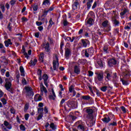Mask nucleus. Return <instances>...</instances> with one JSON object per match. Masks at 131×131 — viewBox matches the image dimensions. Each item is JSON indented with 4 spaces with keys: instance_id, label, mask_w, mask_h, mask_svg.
<instances>
[{
    "instance_id": "obj_50",
    "label": "nucleus",
    "mask_w": 131,
    "mask_h": 131,
    "mask_svg": "<svg viewBox=\"0 0 131 131\" xmlns=\"http://www.w3.org/2000/svg\"><path fill=\"white\" fill-rule=\"evenodd\" d=\"M1 102H2L3 105H6V104H7V100H6L5 98L2 99Z\"/></svg>"
},
{
    "instance_id": "obj_11",
    "label": "nucleus",
    "mask_w": 131,
    "mask_h": 131,
    "mask_svg": "<svg viewBox=\"0 0 131 131\" xmlns=\"http://www.w3.org/2000/svg\"><path fill=\"white\" fill-rule=\"evenodd\" d=\"M70 54H71V49L66 47L65 48V56L66 58H68L70 56Z\"/></svg>"
},
{
    "instance_id": "obj_51",
    "label": "nucleus",
    "mask_w": 131,
    "mask_h": 131,
    "mask_svg": "<svg viewBox=\"0 0 131 131\" xmlns=\"http://www.w3.org/2000/svg\"><path fill=\"white\" fill-rule=\"evenodd\" d=\"M28 21V19L25 17H23L21 18V21L22 22H27Z\"/></svg>"
},
{
    "instance_id": "obj_6",
    "label": "nucleus",
    "mask_w": 131,
    "mask_h": 131,
    "mask_svg": "<svg viewBox=\"0 0 131 131\" xmlns=\"http://www.w3.org/2000/svg\"><path fill=\"white\" fill-rule=\"evenodd\" d=\"M86 112L87 113V118H89V119H93V113H94V111H93L92 109L91 108H88L86 110Z\"/></svg>"
},
{
    "instance_id": "obj_20",
    "label": "nucleus",
    "mask_w": 131,
    "mask_h": 131,
    "mask_svg": "<svg viewBox=\"0 0 131 131\" xmlns=\"http://www.w3.org/2000/svg\"><path fill=\"white\" fill-rule=\"evenodd\" d=\"M129 13V10L127 9L124 8L123 11L120 13L121 16H124L125 14H128Z\"/></svg>"
},
{
    "instance_id": "obj_45",
    "label": "nucleus",
    "mask_w": 131,
    "mask_h": 131,
    "mask_svg": "<svg viewBox=\"0 0 131 131\" xmlns=\"http://www.w3.org/2000/svg\"><path fill=\"white\" fill-rule=\"evenodd\" d=\"M38 112L39 114H42V112H43V108L39 107L38 108Z\"/></svg>"
},
{
    "instance_id": "obj_52",
    "label": "nucleus",
    "mask_w": 131,
    "mask_h": 131,
    "mask_svg": "<svg viewBox=\"0 0 131 131\" xmlns=\"http://www.w3.org/2000/svg\"><path fill=\"white\" fill-rule=\"evenodd\" d=\"M111 31V27H108L107 29H104V31L105 32H109V31Z\"/></svg>"
},
{
    "instance_id": "obj_19",
    "label": "nucleus",
    "mask_w": 131,
    "mask_h": 131,
    "mask_svg": "<svg viewBox=\"0 0 131 131\" xmlns=\"http://www.w3.org/2000/svg\"><path fill=\"white\" fill-rule=\"evenodd\" d=\"M43 48L45 49V50L46 52H50V43H46L45 44H43Z\"/></svg>"
},
{
    "instance_id": "obj_21",
    "label": "nucleus",
    "mask_w": 131,
    "mask_h": 131,
    "mask_svg": "<svg viewBox=\"0 0 131 131\" xmlns=\"http://www.w3.org/2000/svg\"><path fill=\"white\" fill-rule=\"evenodd\" d=\"M52 95H49V98L50 100H55V98H56V94L54 91V89H52Z\"/></svg>"
},
{
    "instance_id": "obj_15",
    "label": "nucleus",
    "mask_w": 131,
    "mask_h": 131,
    "mask_svg": "<svg viewBox=\"0 0 131 131\" xmlns=\"http://www.w3.org/2000/svg\"><path fill=\"white\" fill-rule=\"evenodd\" d=\"M74 72L76 74H80V68H79V67L77 66H75L74 67Z\"/></svg>"
},
{
    "instance_id": "obj_42",
    "label": "nucleus",
    "mask_w": 131,
    "mask_h": 131,
    "mask_svg": "<svg viewBox=\"0 0 131 131\" xmlns=\"http://www.w3.org/2000/svg\"><path fill=\"white\" fill-rule=\"evenodd\" d=\"M69 91L70 93H72V92H73V91H75L74 86H73V85H71V86L69 89Z\"/></svg>"
},
{
    "instance_id": "obj_16",
    "label": "nucleus",
    "mask_w": 131,
    "mask_h": 131,
    "mask_svg": "<svg viewBox=\"0 0 131 131\" xmlns=\"http://www.w3.org/2000/svg\"><path fill=\"white\" fill-rule=\"evenodd\" d=\"M4 125L6 126V128H8V129H12V124H10L9 122L5 121Z\"/></svg>"
},
{
    "instance_id": "obj_24",
    "label": "nucleus",
    "mask_w": 131,
    "mask_h": 131,
    "mask_svg": "<svg viewBox=\"0 0 131 131\" xmlns=\"http://www.w3.org/2000/svg\"><path fill=\"white\" fill-rule=\"evenodd\" d=\"M81 98L82 100H85V101H89V100H91L92 99V97L89 95H84L82 96Z\"/></svg>"
},
{
    "instance_id": "obj_41",
    "label": "nucleus",
    "mask_w": 131,
    "mask_h": 131,
    "mask_svg": "<svg viewBox=\"0 0 131 131\" xmlns=\"http://www.w3.org/2000/svg\"><path fill=\"white\" fill-rule=\"evenodd\" d=\"M48 75L44 74L42 77V79H43L44 81H47L48 80Z\"/></svg>"
},
{
    "instance_id": "obj_37",
    "label": "nucleus",
    "mask_w": 131,
    "mask_h": 131,
    "mask_svg": "<svg viewBox=\"0 0 131 131\" xmlns=\"http://www.w3.org/2000/svg\"><path fill=\"white\" fill-rule=\"evenodd\" d=\"M78 129H81V130H84V126H83V125L79 124L78 126Z\"/></svg>"
},
{
    "instance_id": "obj_58",
    "label": "nucleus",
    "mask_w": 131,
    "mask_h": 131,
    "mask_svg": "<svg viewBox=\"0 0 131 131\" xmlns=\"http://www.w3.org/2000/svg\"><path fill=\"white\" fill-rule=\"evenodd\" d=\"M63 25L64 26H67L68 25V21H67V20L64 19L63 20Z\"/></svg>"
},
{
    "instance_id": "obj_34",
    "label": "nucleus",
    "mask_w": 131,
    "mask_h": 131,
    "mask_svg": "<svg viewBox=\"0 0 131 131\" xmlns=\"http://www.w3.org/2000/svg\"><path fill=\"white\" fill-rule=\"evenodd\" d=\"M50 128H52L53 130H55V129H56V126L55 125V124H54V123H51L50 125Z\"/></svg>"
},
{
    "instance_id": "obj_59",
    "label": "nucleus",
    "mask_w": 131,
    "mask_h": 131,
    "mask_svg": "<svg viewBox=\"0 0 131 131\" xmlns=\"http://www.w3.org/2000/svg\"><path fill=\"white\" fill-rule=\"evenodd\" d=\"M28 118H29V114H26L25 115V119H26V120H28Z\"/></svg>"
},
{
    "instance_id": "obj_36",
    "label": "nucleus",
    "mask_w": 131,
    "mask_h": 131,
    "mask_svg": "<svg viewBox=\"0 0 131 131\" xmlns=\"http://www.w3.org/2000/svg\"><path fill=\"white\" fill-rule=\"evenodd\" d=\"M33 10L35 12H36V11H37V10H38V5H34V6H33Z\"/></svg>"
},
{
    "instance_id": "obj_14",
    "label": "nucleus",
    "mask_w": 131,
    "mask_h": 131,
    "mask_svg": "<svg viewBox=\"0 0 131 131\" xmlns=\"http://www.w3.org/2000/svg\"><path fill=\"white\" fill-rule=\"evenodd\" d=\"M34 100L35 102H39L42 100V98L39 94H36L34 96Z\"/></svg>"
},
{
    "instance_id": "obj_23",
    "label": "nucleus",
    "mask_w": 131,
    "mask_h": 131,
    "mask_svg": "<svg viewBox=\"0 0 131 131\" xmlns=\"http://www.w3.org/2000/svg\"><path fill=\"white\" fill-rule=\"evenodd\" d=\"M42 5L43 6H46V7H49V6L51 5V2L49 0H44Z\"/></svg>"
},
{
    "instance_id": "obj_54",
    "label": "nucleus",
    "mask_w": 131,
    "mask_h": 131,
    "mask_svg": "<svg viewBox=\"0 0 131 131\" xmlns=\"http://www.w3.org/2000/svg\"><path fill=\"white\" fill-rule=\"evenodd\" d=\"M20 128L21 130L25 131L26 130L25 126L22 124L20 125Z\"/></svg>"
},
{
    "instance_id": "obj_35",
    "label": "nucleus",
    "mask_w": 131,
    "mask_h": 131,
    "mask_svg": "<svg viewBox=\"0 0 131 131\" xmlns=\"http://www.w3.org/2000/svg\"><path fill=\"white\" fill-rule=\"evenodd\" d=\"M109 126H116L117 125V122L116 121H113L112 123H110L108 124Z\"/></svg>"
},
{
    "instance_id": "obj_18",
    "label": "nucleus",
    "mask_w": 131,
    "mask_h": 131,
    "mask_svg": "<svg viewBox=\"0 0 131 131\" xmlns=\"http://www.w3.org/2000/svg\"><path fill=\"white\" fill-rule=\"evenodd\" d=\"M94 24V19L91 17L87 20V25L88 26H92Z\"/></svg>"
},
{
    "instance_id": "obj_17",
    "label": "nucleus",
    "mask_w": 131,
    "mask_h": 131,
    "mask_svg": "<svg viewBox=\"0 0 131 131\" xmlns=\"http://www.w3.org/2000/svg\"><path fill=\"white\" fill-rule=\"evenodd\" d=\"M19 71L21 76L24 77V76H25V70H24V68H23V66L19 67Z\"/></svg>"
},
{
    "instance_id": "obj_29",
    "label": "nucleus",
    "mask_w": 131,
    "mask_h": 131,
    "mask_svg": "<svg viewBox=\"0 0 131 131\" xmlns=\"http://www.w3.org/2000/svg\"><path fill=\"white\" fill-rule=\"evenodd\" d=\"M66 41H70L71 42H73V40H74V37H73V38L71 39L70 37H67L64 38Z\"/></svg>"
},
{
    "instance_id": "obj_22",
    "label": "nucleus",
    "mask_w": 131,
    "mask_h": 131,
    "mask_svg": "<svg viewBox=\"0 0 131 131\" xmlns=\"http://www.w3.org/2000/svg\"><path fill=\"white\" fill-rule=\"evenodd\" d=\"M11 86H12V83L10 82H6L5 84V88L7 91L11 90Z\"/></svg>"
},
{
    "instance_id": "obj_47",
    "label": "nucleus",
    "mask_w": 131,
    "mask_h": 131,
    "mask_svg": "<svg viewBox=\"0 0 131 131\" xmlns=\"http://www.w3.org/2000/svg\"><path fill=\"white\" fill-rule=\"evenodd\" d=\"M121 109L122 110V111L123 112V113H126V111L127 110H126V108H125V107L123 106H122L121 107Z\"/></svg>"
},
{
    "instance_id": "obj_31",
    "label": "nucleus",
    "mask_w": 131,
    "mask_h": 131,
    "mask_svg": "<svg viewBox=\"0 0 131 131\" xmlns=\"http://www.w3.org/2000/svg\"><path fill=\"white\" fill-rule=\"evenodd\" d=\"M118 79V77H117L116 73H114L113 76V80H114V81H117Z\"/></svg>"
},
{
    "instance_id": "obj_2",
    "label": "nucleus",
    "mask_w": 131,
    "mask_h": 131,
    "mask_svg": "<svg viewBox=\"0 0 131 131\" xmlns=\"http://www.w3.org/2000/svg\"><path fill=\"white\" fill-rule=\"evenodd\" d=\"M54 70H57L59 68V59L57 55H55L53 62Z\"/></svg>"
},
{
    "instance_id": "obj_53",
    "label": "nucleus",
    "mask_w": 131,
    "mask_h": 131,
    "mask_svg": "<svg viewBox=\"0 0 131 131\" xmlns=\"http://www.w3.org/2000/svg\"><path fill=\"white\" fill-rule=\"evenodd\" d=\"M42 116H43L42 114H40L37 118V120H38V121L40 120V119H41V118H42Z\"/></svg>"
},
{
    "instance_id": "obj_38",
    "label": "nucleus",
    "mask_w": 131,
    "mask_h": 131,
    "mask_svg": "<svg viewBox=\"0 0 131 131\" xmlns=\"http://www.w3.org/2000/svg\"><path fill=\"white\" fill-rule=\"evenodd\" d=\"M0 7H1V10H2V12L4 13L5 12V11L6 10V9L5 8V5L3 4H1Z\"/></svg>"
},
{
    "instance_id": "obj_33",
    "label": "nucleus",
    "mask_w": 131,
    "mask_h": 131,
    "mask_svg": "<svg viewBox=\"0 0 131 131\" xmlns=\"http://www.w3.org/2000/svg\"><path fill=\"white\" fill-rule=\"evenodd\" d=\"M88 17L90 18H94L95 17V13L93 11H90L88 14Z\"/></svg>"
},
{
    "instance_id": "obj_62",
    "label": "nucleus",
    "mask_w": 131,
    "mask_h": 131,
    "mask_svg": "<svg viewBox=\"0 0 131 131\" xmlns=\"http://www.w3.org/2000/svg\"><path fill=\"white\" fill-rule=\"evenodd\" d=\"M22 83H23V84H27V81H26V79H25V78L23 79Z\"/></svg>"
},
{
    "instance_id": "obj_26",
    "label": "nucleus",
    "mask_w": 131,
    "mask_h": 131,
    "mask_svg": "<svg viewBox=\"0 0 131 131\" xmlns=\"http://www.w3.org/2000/svg\"><path fill=\"white\" fill-rule=\"evenodd\" d=\"M69 106L72 108V109H75L76 108V103L75 102L72 101L70 103Z\"/></svg>"
},
{
    "instance_id": "obj_64",
    "label": "nucleus",
    "mask_w": 131,
    "mask_h": 131,
    "mask_svg": "<svg viewBox=\"0 0 131 131\" xmlns=\"http://www.w3.org/2000/svg\"><path fill=\"white\" fill-rule=\"evenodd\" d=\"M80 62V63H83L84 64L85 63H86V59H81Z\"/></svg>"
},
{
    "instance_id": "obj_48",
    "label": "nucleus",
    "mask_w": 131,
    "mask_h": 131,
    "mask_svg": "<svg viewBox=\"0 0 131 131\" xmlns=\"http://www.w3.org/2000/svg\"><path fill=\"white\" fill-rule=\"evenodd\" d=\"M24 52V56H25V57L27 58V59H28V58H29V56H28V54H27V52H25V50H24V49H23Z\"/></svg>"
},
{
    "instance_id": "obj_39",
    "label": "nucleus",
    "mask_w": 131,
    "mask_h": 131,
    "mask_svg": "<svg viewBox=\"0 0 131 131\" xmlns=\"http://www.w3.org/2000/svg\"><path fill=\"white\" fill-rule=\"evenodd\" d=\"M43 58H45V54H43V53H40L39 56L40 60H41V61H43Z\"/></svg>"
},
{
    "instance_id": "obj_10",
    "label": "nucleus",
    "mask_w": 131,
    "mask_h": 131,
    "mask_svg": "<svg viewBox=\"0 0 131 131\" xmlns=\"http://www.w3.org/2000/svg\"><path fill=\"white\" fill-rule=\"evenodd\" d=\"M81 42L83 48H86L90 46V41L88 39H81Z\"/></svg>"
},
{
    "instance_id": "obj_1",
    "label": "nucleus",
    "mask_w": 131,
    "mask_h": 131,
    "mask_svg": "<svg viewBox=\"0 0 131 131\" xmlns=\"http://www.w3.org/2000/svg\"><path fill=\"white\" fill-rule=\"evenodd\" d=\"M104 78L106 81H109V80H111V79L112 78V71L106 70L104 72Z\"/></svg>"
},
{
    "instance_id": "obj_30",
    "label": "nucleus",
    "mask_w": 131,
    "mask_h": 131,
    "mask_svg": "<svg viewBox=\"0 0 131 131\" xmlns=\"http://www.w3.org/2000/svg\"><path fill=\"white\" fill-rule=\"evenodd\" d=\"M29 63L31 64V65H32L33 66H35L36 63H37V59H34L33 61L30 60Z\"/></svg>"
},
{
    "instance_id": "obj_27",
    "label": "nucleus",
    "mask_w": 131,
    "mask_h": 131,
    "mask_svg": "<svg viewBox=\"0 0 131 131\" xmlns=\"http://www.w3.org/2000/svg\"><path fill=\"white\" fill-rule=\"evenodd\" d=\"M5 44V47H9V46H10V45H12V42H11V39H8L7 40L5 41L4 42Z\"/></svg>"
},
{
    "instance_id": "obj_5",
    "label": "nucleus",
    "mask_w": 131,
    "mask_h": 131,
    "mask_svg": "<svg viewBox=\"0 0 131 131\" xmlns=\"http://www.w3.org/2000/svg\"><path fill=\"white\" fill-rule=\"evenodd\" d=\"M94 54V49L93 48H89L85 51V56L89 58L90 56H92Z\"/></svg>"
},
{
    "instance_id": "obj_46",
    "label": "nucleus",
    "mask_w": 131,
    "mask_h": 131,
    "mask_svg": "<svg viewBox=\"0 0 131 131\" xmlns=\"http://www.w3.org/2000/svg\"><path fill=\"white\" fill-rule=\"evenodd\" d=\"M49 23V27H52V26H53V24H54V22H53V20L52 19V18L50 19Z\"/></svg>"
},
{
    "instance_id": "obj_43",
    "label": "nucleus",
    "mask_w": 131,
    "mask_h": 131,
    "mask_svg": "<svg viewBox=\"0 0 131 131\" xmlns=\"http://www.w3.org/2000/svg\"><path fill=\"white\" fill-rule=\"evenodd\" d=\"M10 111L12 114H15L16 113V110H15L14 107H11Z\"/></svg>"
},
{
    "instance_id": "obj_61",
    "label": "nucleus",
    "mask_w": 131,
    "mask_h": 131,
    "mask_svg": "<svg viewBox=\"0 0 131 131\" xmlns=\"http://www.w3.org/2000/svg\"><path fill=\"white\" fill-rule=\"evenodd\" d=\"M94 75V73L91 71H89V76H93Z\"/></svg>"
},
{
    "instance_id": "obj_44",
    "label": "nucleus",
    "mask_w": 131,
    "mask_h": 131,
    "mask_svg": "<svg viewBox=\"0 0 131 131\" xmlns=\"http://www.w3.org/2000/svg\"><path fill=\"white\" fill-rule=\"evenodd\" d=\"M49 12V11H44L43 12V14L42 15L41 17H47V15H48V13Z\"/></svg>"
},
{
    "instance_id": "obj_12",
    "label": "nucleus",
    "mask_w": 131,
    "mask_h": 131,
    "mask_svg": "<svg viewBox=\"0 0 131 131\" xmlns=\"http://www.w3.org/2000/svg\"><path fill=\"white\" fill-rule=\"evenodd\" d=\"M111 89H112V87L109 85H106L105 86H102L100 90L102 92H105L106 91H108V90H111Z\"/></svg>"
},
{
    "instance_id": "obj_13",
    "label": "nucleus",
    "mask_w": 131,
    "mask_h": 131,
    "mask_svg": "<svg viewBox=\"0 0 131 131\" xmlns=\"http://www.w3.org/2000/svg\"><path fill=\"white\" fill-rule=\"evenodd\" d=\"M78 6H79V2H78V0H76L72 5L73 10H77Z\"/></svg>"
},
{
    "instance_id": "obj_49",
    "label": "nucleus",
    "mask_w": 131,
    "mask_h": 131,
    "mask_svg": "<svg viewBox=\"0 0 131 131\" xmlns=\"http://www.w3.org/2000/svg\"><path fill=\"white\" fill-rule=\"evenodd\" d=\"M93 39L94 41H97L98 39H99V38L98 37V35H95L93 37Z\"/></svg>"
},
{
    "instance_id": "obj_9",
    "label": "nucleus",
    "mask_w": 131,
    "mask_h": 131,
    "mask_svg": "<svg viewBox=\"0 0 131 131\" xmlns=\"http://www.w3.org/2000/svg\"><path fill=\"white\" fill-rule=\"evenodd\" d=\"M40 86L41 96L43 95V93H45V94H47L48 93V90H47V88L45 87V86L43 85V84L41 83Z\"/></svg>"
},
{
    "instance_id": "obj_8",
    "label": "nucleus",
    "mask_w": 131,
    "mask_h": 131,
    "mask_svg": "<svg viewBox=\"0 0 131 131\" xmlns=\"http://www.w3.org/2000/svg\"><path fill=\"white\" fill-rule=\"evenodd\" d=\"M96 74L98 81H103L104 80V74L103 73H96Z\"/></svg>"
},
{
    "instance_id": "obj_55",
    "label": "nucleus",
    "mask_w": 131,
    "mask_h": 131,
    "mask_svg": "<svg viewBox=\"0 0 131 131\" xmlns=\"http://www.w3.org/2000/svg\"><path fill=\"white\" fill-rule=\"evenodd\" d=\"M42 24V22L41 21H36V25L37 26H41V25Z\"/></svg>"
},
{
    "instance_id": "obj_3",
    "label": "nucleus",
    "mask_w": 131,
    "mask_h": 131,
    "mask_svg": "<svg viewBox=\"0 0 131 131\" xmlns=\"http://www.w3.org/2000/svg\"><path fill=\"white\" fill-rule=\"evenodd\" d=\"M117 18H118V16L117 15H116L115 14H113V16L112 17V21L114 25V26H119V21L117 20Z\"/></svg>"
},
{
    "instance_id": "obj_40",
    "label": "nucleus",
    "mask_w": 131,
    "mask_h": 131,
    "mask_svg": "<svg viewBox=\"0 0 131 131\" xmlns=\"http://www.w3.org/2000/svg\"><path fill=\"white\" fill-rule=\"evenodd\" d=\"M121 81L122 82L124 85H127L128 84L127 81L123 80V79H121Z\"/></svg>"
},
{
    "instance_id": "obj_32",
    "label": "nucleus",
    "mask_w": 131,
    "mask_h": 131,
    "mask_svg": "<svg viewBox=\"0 0 131 131\" xmlns=\"http://www.w3.org/2000/svg\"><path fill=\"white\" fill-rule=\"evenodd\" d=\"M108 25H109V21H108V20H104L102 24L103 27H107V26Z\"/></svg>"
},
{
    "instance_id": "obj_28",
    "label": "nucleus",
    "mask_w": 131,
    "mask_h": 131,
    "mask_svg": "<svg viewBox=\"0 0 131 131\" xmlns=\"http://www.w3.org/2000/svg\"><path fill=\"white\" fill-rule=\"evenodd\" d=\"M97 63L101 68H103L104 67V63H103L101 59L98 60Z\"/></svg>"
},
{
    "instance_id": "obj_7",
    "label": "nucleus",
    "mask_w": 131,
    "mask_h": 131,
    "mask_svg": "<svg viewBox=\"0 0 131 131\" xmlns=\"http://www.w3.org/2000/svg\"><path fill=\"white\" fill-rule=\"evenodd\" d=\"M117 64V61L115 59H111L108 61V65L110 67H113L114 65Z\"/></svg>"
},
{
    "instance_id": "obj_56",
    "label": "nucleus",
    "mask_w": 131,
    "mask_h": 131,
    "mask_svg": "<svg viewBox=\"0 0 131 131\" xmlns=\"http://www.w3.org/2000/svg\"><path fill=\"white\" fill-rule=\"evenodd\" d=\"M16 3V1L15 0H11L10 2V4L12 6H14V5H15V3Z\"/></svg>"
},
{
    "instance_id": "obj_60",
    "label": "nucleus",
    "mask_w": 131,
    "mask_h": 131,
    "mask_svg": "<svg viewBox=\"0 0 131 131\" xmlns=\"http://www.w3.org/2000/svg\"><path fill=\"white\" fill-rule=\"evenodd\" d=\"M54 9H55V8H54V7L52 6V7H50V8L49 9V10H48L47 11H48V12H52V11L54 10Z\"/></svg>"
},
{
    "instance_id": "obj_25",
    "label": "nucleus",
    "mask_w": 131,
    "mask_h": 131,
    "mask_svg": "<svg viewBox=\"0 0 131 131\" xmlns=\"http://www.w3.org/2000/svg\"><path fill=\"white\" fill-rule=\"evenodd\" d=\"M102 121L105 123H108L110 121H111V119L109 117H106L102 119Z\"/></svg>"
},
{
    "instance_id": "obj_57",
    "label": "nucleus",
    "mask_w": 131,
    "mask_h": 131,
    "mask_svg": "<svg viewBox=\"0 0 131 131\" xmlns=\"http://www.w3.org/2000/svg\"><path fill=\"white\" fill-rule=\"evenodd\" d=\"M65 102V99H62V100L60 101V107H62L63 106V104H64V102Z\"/></svg>"
},
{
    "instance_id": "obj_63",
    "label": "nucleus",
    "mask_w": 131,
    "mask_h": 131,
    "mask_svg": "<svg viewBox=\"0 0 131 131\" xmlns=\"http://www.w3.org/2000/svg\"><path fill=\"white\" fill-rule=\"evenodd\" d=\"M35 36L37 37V38H38V37H39V32H36L35 33Z\"/></svg>"
},
{
    "instance_id": "obj_4",
    "label": "nucleus",
    "mask_w": 131,
    "mask_h": 131,
    "mask_svg": "<svg viewBox=\"0 0 131 131\" xmlns=\"http://www.w3.org/2000/svg\"><path fill=\"white\" fill-rule=\"evenodd\" d=\"M25 90H26V93L27 96L29 97L33 96L34 94L33 93V91L32 90V88L30 87H25Z\"/></svg>"
}]
</instances>
